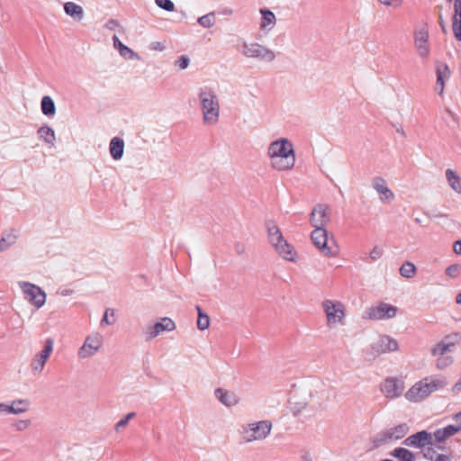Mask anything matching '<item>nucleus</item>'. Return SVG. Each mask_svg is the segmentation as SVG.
Here are the masks:
<instances>
[{
	"mask_svg": "<svg viewBox=\"0 0 461 461\" xmlns=\"http://www.w3.org/2000/svg\"><path fill=\"white\" fill-rule=\"evenodd\" d=\"M197 96L203 125H217L220 121L221 105L215 90L210 86H202L198 89Z\"/></svg>",
	"mask_w": 461,
	"mask_h": 461,
	"instance_id": "obj_2",
	"label": "nucleus"
},
{
	"mask_svg": "<svg viewBox=\"0 0 461 461\" xmlns=\"http://www.w3.org/2000/svg\"><path fill=\"white\" fill-rule=\"evenodd\" d=\"M115 321V313L113 309H107L102 320V323L111 325Z\"/></svg>",
	"mask_w": 461,
	"mask_h": 461,
	"instance_id": "obj_43",
	"label": "nucleus"
},
{
	"mask_svg": "<svg viewBox=\"0 0 461 461\" xmlns=\"http://www.w3.org/2000/svg\"><path fill=\"white\" fill-rule=\"evenodd\" d=\"M460 272L461 266L458 264L451 265L446 269V274L452 278L457 277Z\"/></svg>",
	"mask_w": 461,
	"mask_h": 461,
	"instance_id": "obj_44",
	"label": "nucleus"
},
{
	"mask_svg": "<svg viewBox=\"0 0 461 461\" xmlns=\"http://www.w3.org/2000/svg\"><path fill=\"white\" fill-rule=\"evenodd\" d=\"M397 308L391 304L381 303L377 306L370 308L367 317L371 320L391 319L397 314Z\"/></svg>",
	"mask_w": 461,
	"mask_h": 461,
	"instance_id": "obj_15",
	"label": "nucleus"
},
{
	"mask_svg": "<svg viewBox=\"0 0 461 461\" xmlns=\"http://www.w3.org/2000/svg\"><path fill=\"white\" fill-rule=\"evenodd\" d=\"M103 345V337L98 333H93L87 336L78 349L80 358H87L94 356Z\"/></svg>",
	"mask_w": 461,
	"mask_h": 461,
	"instance_id": "obj_11",
	"label": "nucleus"
},
{
	"mask_svg": "<svg viewBox=\"0 0 461 461\" xmlns=\"http://www.w3.org/2000/svg\"><path fill=\"white\" fill-rule=\"evenodd\" d=\"M215 395L226 406H232L238 402V398L233 393L220 388L215 390Z\"/></svg>",
	"mask_w": 461,
	"mask_h": 461,
	"instance_id": "obj_31",
	"label": "nucleus"
},
{
	"mask_svg": "<svg viewBox=\"0 0 461 461\" xmlns=\"http://www.w3.org/2000/svg\"><path fill=\"white\" fill-rule=\"evenodd\" d=\"M375 190L379 193L382 201H390L393 198V192L386 186L385 182L376 177L374 181Z\"/></svg>",
	"mask_w": 461,
	"mask_h": 461,
	"instance_id": "obj_29",
	"label": "nucleus"
},
{
	"mask_svg": "<svg viewBox=\"0 0 461 461\" xmlns=\"http://www.w3.org/2000/svg\"><path fill=\"white\" fill-rule=\"evenodd\" d=\"M378 2L385 6L397 8L402 5V0H378Z\"/></svg>",
	"mask_w": 461,
	"mask_h": 461,
	"instance_id": "obj_45",
	"label": "nucleus"
},
{
	"mask_svg": "<svg viewBox=\"0 0 461 461\" xmlns=\"http://www.w3.org/2000/svg\"><path fill=\"white\" fill-rule=\"evenodd\" d=\"M64 11L66 14L77 21H81L84 17V10L81 5L74 2H67L64 4Z\"/></svg>",
	"mask_w": 461,
	"mask_h": 461,
	"instance_id": "obj_28",
	"label": "nucleus"
},
{
	"mask_svg": "<svg viewBox=\"0 0 461 461\" xmlns=\"http://www.w3.org/2000/svg\"><path fill=\"white\" fill-rule=\"evenodd\" d=\"M176 329V323L170 319L164 317L160 321L149 327L147 331L148 339H151L156 338L163 331H172Z\"/></svg>",
	"mask_w": 461,
	"mask_h": 461,
	"instance_id": "obj_21",
	"label": "nucleus"
},
{
	"mask_svg": "<svg viewBox=\"0 0 461 461\" xmlns=\"http://www.w3.org/2000/svg\"><path fill=\"white\" fill-rule=\"evenodd\" d=\"M383 255V249L380 248V247H375L371 251H370V258L373 259V260H376L378 258H380Z\"/></svg>",
	"mask_w": 461,
	"mask_h": 461,
	"instance_id": "obj_47",
	"label": "nucleus"
},
{
	"mask_svg": "<svg viewBox=\"0 0 461 461\" xmlns=\"http://www.w3.org/2000/svg\"><path fill=\"white\" fill-rule=\"evenodd\" d=\"M118 26H119V23L116 20H110L107 23V28L110 29V30H114Z\"/></svg>",
	"mask_w": 461,
	"mask_h": 461,
	"instance_id": "obj_50",
	"label": "nucleus"
},
{
	"mask_svg": "<svg viewBox=\"0 0 461 461\" xmlns=\"http://www.w3.org/2000/svg\"><path fill=\"white\" fill-rule=\"evenodd\" d=\"M189 64H190V59L187 56H185V55L180 56L175 61V66L177 67L181 70H184V69L187 68Z\"/></svg>",
	"mask_w": 461,
	"mask_h": 461,
	"instance_id": "obj_42",
	"label": "nucleus"
},
{
	"mask_svg": "<svg viewBox=\"0 0 461 461\" xmlns=\"http://www.w3.org/2000/svg\"><path fill=\"white\" fill-rule=\"evenodd\" d=\"M196 310L198 312V318H197V328L200 330H205L209 328L210 325V318L207 314H205L200 306H196Z\"/></svg>",
	"mask_w": 461,
	"mask_h": 461,
	"instance_id": "obj_35",
	"label": "nucleus"
},
{
	"mask_svg": "<svg viewBox=\"0 0 461 461\" xmlns=\"http://www.w3.org/2000/svg\"><path fill=\"white\" fill-rule=\"evenodd\" d=\"M16 234L9 233L0 240V252L6 249L10 245L14 244L16 240Z\"/></svg>",
	"mask_w": 461,
	"mask_h": 461,
	"instance_id": "obj_38",
	"label": "nucleus"
},
{
	"mask_svg": "<svg viewBox=\"0 0 461 461\" xmlns=\"http://www.w3.org/2000/svg\"><path fill=\"white\" fill-rule=\"evenodd\" d=\"M322 308L327 316L328 325L334 327L342 322L345 318V306L342 303L332 300H325Z\"/></svg>",
	"mask_w": 461,
	"mask_h": 461,
	"instance_id": "obj_8",
	"label": "nucleus"
},
{
	"mask_svg": "<svg viewBox=\"0 0 461 461\" xmlns=\"http://www.w3.org/2000/svg\"><path fill=\"white\" fill-rule=\"evenodd\" d=\"M30 402L28 400H16L13 401L9 407H6L7 413L20 414L25 412L30 408Z\"/></svg>",
	"mask_w": 461,
	"mask_h": 461,
	"instance_id": "obj_30",
	"label": "nucleus"
},
{
	"mask_svg": "<svg viewBox=\"0 0 461 461\" xmlns=\"http://www.w3.org/2000/svg\"><path fill=\"white\" fill-rule=\"evenodd\" d=\"M453 420L456 422H458V424H461V411L456 413L453 415Z\"/></svg>",
	"mask_w": 461,
	"mask_h": 461,
	"instance_id": "obj_53",
	"label": "nucleus"
},
{
	"mask_svg": "<svg viewBox=\"0 0 461 461\" xmlns=\"http://www.w3.org/2000/svg\"><path fill=\"white\" fill-rule=\"evenodd\" d=\"M429 33L425 30H420L414 34V45L419 56L422 59L428 58L430 52L429 45Z\"/></svg>",
	"mask_w": 461,
	"mask_h": 461,
	"instance_id": "obj_18",
	"label": "nucleus"
},
{
	"mask_svg": "<svg viewBox=\"0 0 461 461\" xmlns=\"http://www.w3.org/2000/svg\"><path fill=\"white\" fill-rule=\"evenodd\" d=\"M124 150V141L122 138L114 137L111 140L109 144V151L111 157L118 160L122 158Z\"/></svg>",
	"mask_w": 461,
	"mask_h": 461,
	"instance_id": "obj_26",
	"label": "nucleus"
},
{
	"mask_svg": "<svg viewBox=\"0 0 461 461\" xmlns=\"http://www.w3.org/2000/svg\"><path fill=\"white\" fill-rule=\"evenodd\" d=\"M240 51L247 58L256 59L265 62H272L276 57L273 50L255 41H243Z\"/></svg>",
	"mask_w": 461,
	"mask_h": 461,
	"instance_id": "obj_5",
	"label": "nucleus"
},
{
	"mask_svg": "<svg viewBox=\"0 0 461 461\" xmlns=\"http://www.w3.org/2000/svg\"><path fill=\"white\" fill-rule=\"evenodd\" d=\"M416 273V267L411 262H406L402 264V266L400 268V274L406 278L412 277Z\"/></svg>",
	"mask_w": 461,
	"mask_h": 461,
	"instance_id": "obj_36",
	"label": "nucleus"
},
{
	"mask_svg": "<svg viewBox=\"0 0 461 461\" xmlns=\"http://www.w3.org/2000/svg\"><path fill=\"white\" fill-rule=\"evenodd\" d=\"M197 23L204 28L210 29L216 23L215 12H210L197 19Z\"/></svg>",
	"mask_w": 461,
	"mask_h": 461,
	"instance_id": "obj_33",
	"label": "nucleus"
},
{
	"mask_svg": "<svg viewBox=\"0 0 461 461\" xmlns=\"http://www.w3.org/2000/svg\"><path fill=\"white\" fill-rule=\"evenodd\" d=\"M459 431H461V424L447 425L444 428L438 429L431 433L433 446L439 449H443L447 440L457 434Z\"/></svg>",
	"mask_w": 461,
	"mask_h": 461,
	"instance_id": "obj_13",
	"label": "nucleus"
},
{
	"mask_svg": "<svg viewBox=\"0 0 461 461\" xmlns=\"http://www.w3.org/2000/svg\"><path fill=\"white\" fill-rule=\"evenodd\" d=\"M37 135L39 140H42L50 148H53L55 146L56 134L51 127L48 125L40 127L37 131Z\"/></svg>",
	"mask_w": 461,
	"mask_h": 461,
	"instance_id": "obj_25",
	"label": "nucleus"
},
{
	"mask_svg": "<svg viewBox=\"0 0 461 461\" xmlns=\"http://www.w3.org/2000/svg\"><path fill=\"white\" fill-rule=\"evenodd\" d=\"M459 343H461V333L447 335L431 348L430 354L431 356H444L452 352Z\"/></svg>",
	"mask_w": 461,
	"mask_h": 461,
	"instance_id": "obj_10",
	"label": "nucleus"
},
{
	"mask_svg": "<svg viewBox=\"0 0 461 461\" xmlns=\"http://www.w3.org/2000/svg\"><path fill=\"white\" fill-rule=\"evenodd\" d=\"M456 303L461 304V293L456 296Z\"/></svg>",
	"mask_w": 461,
	"mask_h": 461,
	"instance_id": "obj_56",
	"label": "nucleus"
},
{
	"mask_svg": "<svg viewBox=\"0 0 461 461\" xmlns=\"http://www.w3.org/2000/svg\"><path fill=\"white\" fill-rule=\"evenodd\" d=\"M437 357L436 366L438 369H444L453 363V357L450 356H435Z\"/></svg>",
	"mask_w": 461,
	"mask_h": 461,
	"instance_id": "obj_37",
	"label": "nucleus"
},
{
	"mask_svg": "<svg viewBox=\"0 0 461 461\" xmlns=\"http://www.w3.org/2000/svg\"><path fill=\"white\" fill-rule=\"evenodd\" d=\"M19 285L24 294L25 299L32 305L37 308H41L44 305L46 294L39 286L27 282H22Z\"/></svg>",
	"mask_w": 461,
	"mask_h": 461,
	"instance_id": "obj_9",
	"label": "nucleus"
},
{
	"mask_svg": "<svg viewBox=\"0 0 461 461\" xmlns=\"http://www.w3.org/2000/svg\"><path fill=\"white\" fill-rule=\"evenodd\" d=\"M272 424L268 420H262L249 424L243 429L244 440L247 442L263 440L270 433Z\"/></svg>",
	"mask_w": 461,
	"mask_h": 461,
	"instance_id": "obj_7",
	"label": "nucleus"
},
{
	"mask_svg": "<svg viewBox=\"0 0 461 461\" xmlns=\"http://www.w3.org/2000/svg\"><path fill=\"white\" fill-rule=\"evenodd\" d=\"M221 14L223 15H231L233 14V10L231 8H224Z\"/></svg>",
	"mask_w": 461,
	"mask_h": 461,
	"instance_id": "obj_54",
	"label": "nucleus"
},
{
	"mask_svg": "<svg viewBox=\"0 0 461 461\" xmlns=\"http://www.w3.org/2000/svg\"><path fill=\"white\" fill-rule=\"evenodd\" d=\"M436 86L435 90L438 92L439 95H443L445 89V83L450 77V70L447 64L441 63L437 65L436 68Z\"/></svg>",
	"mask_w": 461,
	"mask_h": 461,
	"instance_id": "obj_23",
	"label": "nucleus"
},
{
	"mask_svg": "<svg viewBox=\"0 0 461 461\" xmlns=\"http://www.w3.org/2000/svg\"><path fill=\"white\" fill-rule=\"evenodd\" d=\"M330 220V209L327 205L318 204L311 213V223L315 229H325Z\"/></svg>",
	"mask_w": 461,
	"mask_h": 461,
	"instance_id": "obj_16",
	"label": "nucleus"
},
{
	"mask_svg": "<svg viewBox=\"0 0 461 461\" xmlns=\"http://www.w3.org/2000/svg\"><path fill=\"white\" fill-rule=\"evenodd\" d=\"M404 444L412 447H424L427 446H433L432 434L426 430H421L413 435H411L404 440Z\"/></svg>",
	"mask_w": 461,
	"mask_h": 461,
	"instance_id": "obj_17",
	"label": "nucleus"
},
{
	"mask_svg": "<svg viewBox=\"0 0 461 461\" xmlns=\"http://www.w3.org/2000/svg\"><path fill=\"white\" fill-rule=\"evenodd\" d=\"M149 49L152 50L162 51L165 50V45L160 41H153L150 43Z\"/></svg>",
	"mask_w": 461,
	"mask_h": 461,
	"instance_id": "obj_48",
	"label": "nucleus"
},
{
	"mask_svg": "<svg viewBox=\"0 0 461 461\" xmlns=\"http://www.w3.org/2000/svg\"><path fill=\"white\" fill-rule=\"evenodd\" d=\"M155 4L159 8L167 12H173L175 10V5L171 0H155Z\"/></svg>",
	"mask_w": 461,
	"mask_h": 461,
	"instance_id": "obj_40",
	"label": "nucleus"
},
{
	"mask_svg": "<svg viewBox=\"0 0 461 461\" xmlns=\"http://www.w3.org/2000/svg\"><path fill=\"white\" fill-rule=\"evenodd\" d=\"M313 244L326 256L336 257L339 254V249L333 239L328 238L326 229H314L312 232Z\"/></svg>",
	"mask_w": 461,
	"mask_h": 461,
	"instance_id": "obj_6",
	"label": "nucleus"
},
{
	"mask_svg": "<svg viewBox=\"0 0 461 461\" xmlns=\"http://www.w3.org/2000/svg\"><path fill=\"white\" fill-rule=\"evenodd\" d=\"M135 417V412L128 413L123 419L118 421L114 427L115 430L118 432L121 429L127 426L129 421Z\"/></svg>",
	"mask_w": 461,
	"mask_h": 461,
	"instance_id": "obj_41",
	"label": "nucleus"
},
{
	"mask_svg": "<svg viewBox=\"0 0 461 461\" xmlns=\"http://www.w3.org/2000/svg\"><path fill=\"white\" fill-rule=\"evenodd\" d=\"M435 461H450V458L447 455H438Z\"/></svg>",
	"mask_w": 461,
	"mask_h": 461,
	"instance_id": "obj_52",
	"label": "nucleus"
},
{
	"mask_svg": "<svg viewBox=\"0 0 461 461\" xmlns=\"http://www.w3.org/2000/svg\"><path fill=\"white\" fill-rule=\"evenodd\" d=\"M52 350L53 340L51 339H48L42 350L36 354L31 362V368L33 374L38 375L43 370L44 366L49 359Z\"/></svg>",
	"mask_w": 461,
	"mask_h": 461,
	"instance_id": "obj_14",
	"label": "nucleus"
},
{
	"mask_svg": "<svg viewBox=\"0 0 461 461\" xmlns=\"http://www.w3.org/2000/svg\"><path fill=\"white\" fill-rule=\"evenodd\" d=\"M452 30L456 39L461 41V0L454 1Z\"/></svg>",
	"mask_w": 461,
	"mask_h": 461,
	"instance_id": "obj_24",
	"label": "nucleus"
},
{
	"mask_svg": "<svg viewBox=\"0 0 461 461\" xmlns=\"http://www.w3.org/2000/svg\"><path fill=\"white\" fill-rule=\"evenodd\" d=\"M261 15L259 22V29L264 34H268L276 25V14L267 8H260Z\"/></svg>",
	"mask_w": 461,
	"mask_h": 461,
	"instance_id": "obj_19",
	"label": "nucleus"
},
{
	"mask_svg": "<svg viewBox=\"0 0 461 461\" xmlns=\"http://www.w3.org/2000/svg\"><path fill=\"white\" fill-rule=\"evenodd\" d=\"M41 112L46 116H53L56 113V106L50 96H43L41 102Z\"/></svg>",
	"mask_w": 461,
	"mask_h": 461,
	"instance_id": "obj_32",
	"label": "nucleus"
},
{
	"mask_svg": "<svg viewBox=\"0 0 461 461\" xmlns=\"http://www.w3.org/2000/svg\"><path fill=\"white\" fill-rule=\"evenodd\" d=\"M375 352L379 354L397 351L399 345L396 339L389 336H382L373 346Z\"/></svg>",
	"mask_w": 461,
	"mask_h": 461,
	"instance_id": "obj_22",
	"label": "nucleus"
},
{
	"mask_svg": "<svg viewBox=\"0 0 461 461\" xmlns=\"http://www.w3.org/2000/svg\"><path fill=\"white\" fill-rule=\"evenodd\" d=\"M273 169L276 171H291L296 162L294 142L286 137H279L271 140L266 151Z\"/></svg>",
	"mask_w": 461,
	"mask_h": 461,
	"instance_id": "obj_1",
	"label": "nucleus"
},
{
	"mask_svg": "<svg viewBox=\"0 0 461 461\" xmlns=\"http://www.w3.org/2000/svg\"><path fill=\"white\" fill-rule=\"evenodd\" d=\"M452 391L454 393L461 392V379L454 384Z\"/></svg>",
	"mask_w": 461,
	"mask_h": 461,
	"instance_id": "obj_51",
	"label": "nucleus"
},
{
	"mask_svg": "<svg viewBox=\"0 0 461 461\" xmlns=\"http://www.w3.org/2000/svg\"><path fill=\"white\" fill-rule=\"evenodd\" d=\"M391 455L397 458V461H414L413 454L406 448L397 447Z\"/></svg>",
	"mask_w": 461,
	"mask_h": 461,
	"instance_id": "obj_34",
	"label": "nucleus"
},
{
	"mask_svg": "<svg viewBox=\"0 0 461 461\" xmlns=\"http://www.w3.org/2000/svg\"><path fill=\"white\" fill-rule=\"evenodd\" d=\"M453 249L456 254L461 255V240H457L454 243Z\"/></svg>",
	"mask_w": 461,
	"mask_h": 461,
	"instance_id": "obj_49",
	"label": "nucleus"
},
{
	"mask_svg": "<svg viewBox=\"0 0 461 461\" xmlns=\"http://www.w3.org/2000/svg\"><path fill=\"white\" fill-rule=\"evenodd\" d=\"M268 240L277 254L284 259L294 262L297 258L295 249L285 239L279 227L274 221L267 222Z\"/></svg>",
	"mask_w": 461,
	"mask_h": 461,
	"instance_id": "obj_4",
	"label": "nucleus"
},
{
	"mask_svg": "<svg viewBox=\"0 0 461 461\" xmlns=\"http://www.w3.org/2000/svg\"><path fill=\"white\" fill-rule=\"evenodd\" d=\"M380 390L386 398L395 399L402 395L404 382L397 377H387L381 384Z\"/></svg>",
	"mask_w": 461,
	"mask_h": 461,
	"instance_id": "obj_12",
	"label": "nucleus"
},
{
	"mask_svg": "<svg viewBox=\"0 0 461 461\" xmlns=\"http://www.w3.org/2000/svg\"><path fill=\"white\" fill-rule=\"evenodd\" d=\"M445 173L450 174V173H454V172L451 169H447V171Z\"/></svg>",
	"mask_w": 461,
	"mask_h": 461,
	"instance_id": "obj_57",
	"label": "nucleus"
},
{
	"mask_svg": "<svg viewBox=\"0 0 461 461\" xmlns=\"http://www.w3.org/2000/svg\"><path fill=\"white\" fill-rule=\"evenodd\" d=\"M450 186L457 193H461V179L458 175H447Z\"/></svg>",
	"mask_w": 461,
	"mask_h": 461,
	"instance_id": "obj_39",
	"label": "nucleus"
},
{
	"mask_svg": "<svg viewBox=\"0 0 461 461\" xmlns=\"http://www.w3.org/2000/svg\"><path fill=\"white\" fill-rule=\"evenodd\" d=\"M447 384V378L442 375L426 376L415 383L406 392L405 398L412 402H420L432 393L445 388Z\"/></svg>",
	"mask_w": 461,
	"mask_h": 461,
	"instance_id": "obj_3",
	"label": "nucleus"
},
{
	"mask_svg": "<svg viewBox=\"0 0 461 461\" xmlns=\"http://www.w3.org/2000/svg\"><path fill=\"white\" fill-rule=\"evenodd\" d=\"M113 42L114 49H116L119 51L120 55L122 58L126 59H134L139 58L138 54H136L131 49L124 45L116 35H113Z\"/></svg>",
	"mask_w": 461,
	"mask_h": 461,
	"instance_id": "obj_27",
	"label": "nucleus"
},
{
	"mask_svg": "<svg viewBox=\"0 0 461 461\" xmlns=\"http://www.w3.org/2000/svg\"><path fill=\"white\" fill-rule=\"evenodd\" d=\"M409 432V427L405 423L388 429L380 435L381 442H388L402 438Z\"/></svg>",
	"mask_w": 461,
	"mask_h": 461,
	"instance_id": "obj_20",
	"label": "nucleus"
},
{
	"mask_svg": "<svg viewBox=\"0 0 461 461\" xmlns=\"http://www.w3.org/2000/svg\"><path fill=\"white\" fill-rule=\"evenodd\" d=\"M31 422L28 420H21L15 422L14 427L17 430H23L30 427Z\"/></svg>",
	"mask_w": 461,
	"mask_h": 461,
	"instance_id": "obj_46",
	"label": "nucleus"
},
{
	"mask_svg": "<svg viewBox=\"0 0 461 461\" xmlns=\"http://www.w3.org/2000/svg\"><path fill=\"white\" fill-rule=\"evenodd\" d=\"M6 407H9L8 404L0 403V412L5 411L6 412Z\"/></svg>",
	"mask_w": 461,
	"mask_h": 461,
	"instance_id": "obj_55",
	"label": "nucleus"
}]
</instances>
